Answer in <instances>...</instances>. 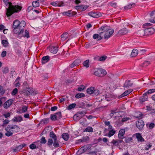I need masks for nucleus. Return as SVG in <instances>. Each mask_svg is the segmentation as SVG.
Wrapping results in <instances>:
<instances>
[{"instance_id":"nucleus-41","label":"nucleus","mask_w":155,"mask_h":155,"mask_svg":"<svg viewBox=\"0 0 155 155\" xmlns=\"http://www.w3.org/2000/svg\"><path fill=\"white\" fill-rule=\"evenodd\" d=\"M2 44L5 47H6L8 46V43L7 40H3L2 41Z\"/></svg>"},{"instance_id":"nucleus-15","label":"nucleus","mask_w":155,"mask_h":155,"mask_svg":"<svg viewBox=\"0 0 155 155\" xmlns=\"http://www.w3.org/2000/svg\"><path fill=\"white\" fill-rule=\"evenodd\" d=\"M51 4L53 6L58 7L62 6L64 5V3L62 1L54 2H51Z\"/></svg>"},{"instance_id":"nucleus-6","label":"nucleus","mask_w":155,"mask_h":155,"mask_svg":"<svg viewBox=\"0 0 155 155\" xmlns=\"http://www.w3.org/2000/svg\"><path fill=\"white\" fill-rule=\"evenodd\" d=\"M86 114V112L84 111L78 112L74 116L73 118L74 120H79L85 116Z\"/></svg>"},{"instance_id":"nucleus-40","label":"nucleus","mask_w":155,"mask_h":155,"mask_svg":"<svg viewBox=\"0 0 155 155\" xmlns=\"http://www.w3.org/2000/svg\"><path fill=\"white\" fill-rule=\"evenodd\" d=\"M99 94V91L98 89H95L94 88V90L93 91V92L92 93V95L93 96H97Z\"/></svg>"},{"instance_id":"nucleus-21","label":"nucleus","mask_w":155,"mask_h":155,"mask_svg":"<svg viewBox=\"0 0 155 155\" xmlns=\"http://www.w3.org/2000/svg\"><path fill=\"white\" fill-rule=\"evenodd\" d=\"M50 57L48 56H44L41 59V63L42 64H44L48 62L50 60Z\"/></svg>"},{"instance_id":"nucleus-35","label":"nucleus","mask_w":155,"mask_h":155,"mask_svg":"<svg viewBox=\"0 0 155 155\" xmlns=\"http://www.w3.org/2000/svg\"><path fill=\"white\" fill-rule=\"evenodd\" d=\"M49 136L52 139H53V140L57 138L56 134L53 131H51L50 132Z\"/></svg>"},{"instance_id":"nucleus-62","label":"nucleus","mask_w":155,"mask_h":155,"mask_svg":"<svg viewBox=\"0 0 155 155\" xmlns=\"http://www.w3.org/2000/svg\"><path fill=\"white\" fill-rule=\"evenodd\" d=\"M146 51V50L145 49H140L138 51L139 54H140L142 55L145 53Z\"/></svg>"},{"instance_id":"nucleus-48","label":"nucleus","mask_w":155,"mask_h":155,"mask_svg":"<svg viewBox=\"0 0 155 155\" xmlns=\"http://www.w3.org/2000/svg\"><path fill=\"white\" fill-rule=\"evenodd\" d=\"M76 106V104L75 103H73L69 105L68 107V109L69 110H71V109L74 108Z\"/></svg>"},{"instance_id":"nucleus-49","label":"nucleus","mask_w":155,"mask_h":155,"mask_svg":"<svg viewBox=\"0 0 155 155\" xmlns=\"http://www.w3.org/2000/svg\"><path fill=\"white\" fill-rule=\"evenodd\" d=\"M58 120L61 119L62 117V115L61 112H58L55 114Z\"/></svg>"},{"instance_id":"nucleus-26","label":"nucleus","mask_w":155,"mask_h":155,"mask_svg":"<svg viewBox=\"0 0 155 155\" xmlns=\"http://www.w3.org/2000/svg\"><path fill=\"white\" fill-rule=\"evenodd\" d=\"M62 137L65 141H67L69 138V136L67 133H64L61 135Z\"/></svg>"},{"instance_id":"nucleus-36","label":"nucleus","mask_w":155,"mask_h":155,"mask_svg":"<svg viewBox=\"0 0 155 155\" xmlns=\"http://www.w3.org/2000/svg\"><path fill=\"white\" fill-rule=\"evenodd\" d=\"M91 147V145L90 144H87L82 147L85 152L90 149Z\"/></svg>"},{"instance_id":"nucleus-16","label":"nucleus","mask_w":155,"mask_h":155,"mask_svg":"<svg viewBox=\"0 0 155 155\" xmlns=\"http://www.w3.org/2000/svg\"><path fill=\"white\" fill-rule=\"evenodd\" d=\"M27 93L28 95H34L36 94L35 91V90L34 89L30 87H28L27 88Z\"/></svg>"},{"instance_id":"nucleus-55","label":"nucleus","mask_w":155,"mask_h":155,"mask_svg":"<svg viewBox=\"0 0 155 155\" xmlns=\"http://www.w3.org/2000/svg\"><path fill=\"white\" fill-rule=\"evenodd\" d=\"M46 142L47 140L45 139V138L44 137H42L41 139L40 143H41L45 144L46 143Z\"/></svg>"},{"instance_id":"nucleus-50","label":"nucleus","mask_w":155,"mask_h":155,"mask_svg":"<svg viewBox=\"0 0 155 155\" xmlns=\"http://www.w3.org/2000/svg\"><path fill=\"white\" fill-rule=\"evenodd\" d=\"M9 122L10 121L8 120L7 119L3 120V124L2 125V126L3 127H4L6 125L9 123Z\"/></svg>"},{"instance_id":"nucleus-2","label":"nucleus","mask_w":155,"mask_h":155,"mask_svg":"<svg viewBox=\"0 0 155 155\" xmlns=\"http://www.w3.org/2000/svg\"><path fill=\"white\" fill-rule=\"evenodd\" d=\"M152 25L151 24L148 23H146L143 25V27L146 28L145 29V36L151 35L154 33L155 30L154 28L148 27L151 26Z\"/></svg>"},{"instance_id":"nucleus-3","label":"nucleus","mask_w":155,"mask_h":155,"mask_svg":"<svg viewBox=\"0 0 155 155\" xmlns=\"http://www.w3.org/2000/svg\"><path fill=\"white\" fill-rule=\"evenodd\" d=\"M25 26V23L24 21H22L20 22L18 20H15L13 23L12 28H24Z\"/></svg>"},{"instance_id":"nucleus-4","label":"nucleus","mask_w":155,"mask_h":155,"mask_svg":"<svg viewBox=\"0 0 155 155\" xmlns=\"http://www.w3.org/2000/svg\"><path fill=\"white\" fill-rule=\"evenodd\" d=\"M106 71L104 69L101 68L96 69L94 72V74L96 76L102 77L107 74Z\"/></svg>"},{"instance_id":"nucleus-44","label":"nucleus","mask_w":155,"mask_h":155,"mask_svg":"<svg viewBox=\"0 0 155 155\" xmlns=\"http://www.w3.org/2000/svg\"><path fill=\"white\" fill-rule=\"evenodd\" d=\"M32 5L34 7H37L39 6V3L37 1H34L32 3Z\"/></svg>"},{"instance_id":"nucleus-63","label":"nucleus","mask_w":155,"mask_h":155,"mask_svg":"<svg viewBox=\"0 0 155 155\" xmlns=\"http://www.w3.org/2000/svg\"><path fill=\"white\" fill-rule=\"evenodd\" d=\"M3 116L6 118L9 117L11 116V114L9 112H8L6 114H3Z\"/></svg>"},{"instance_id":"nucleus-10","label":"nucleus","mask_w":155,"mask_h":155,"mask_svg":"<svg viewBox=\"0 0 155 155\" xmlns=\"http://www.w3.org/2000/svg\"><path fill=\"white\" fill-rule=\"evenodd\" d=\"M13 101L12 99H9L7 101L3 104L4 108L6 109H8L12 104Z\"/></svg>"},{"instance_id":"nucleus-12","label":"nucleus","mask_w":155,"mask_h":155,"mask_svg":"<svg viewBox=\"0 0 155 155\" xmlns=\"http://www.w3.org/2000/svg\"><path fill=\"white\" fill-rule=\"evenodd\" d=\"M77 14V12H72L71 10H69L68 12H64L63 14L69 17L74 16Z\"/></svg>"},{"instance_id":"nucleus-32","label":"nucleus","mask_w":155,"mask_h":155,"mask_svg":"<svg viewBox=\"0 0 155 155\" xmlns=\"http://www.w3.org/2000/svg\"><path fill=\"white\" fill-rule=\"evenodd\" d=\"M13 28V32L15 34H18L20 31L24 28Z\"/></svg>"},{"instance_id":"nucleus-39","label":"nucleus","mask_w":155,"mask_h":155,"mask_svg":"<svg viewBox=\"0 0 155 155\" xmlns=\"http://www.w3.org/2000/svg\"><path fill=\"white\" fill-rule=\"evenodd\" d=\"M138 33L139 35L141 37L145 35V29L144 30H142L139 31Z\"/></svg>"},{"instance_id":"nucleus-59","label":"nucleus","mask_w":155,"mask_h":155,"mask_svg":"<svg viewBox=\"0 0 155 155\" xmlns=\"http://www.w3.org/2000/svg\"><path fill=\"white\" fill-rule=\"evenodd\" d=\"M85 88V87L83 85H81L80 87L78 88V91H83Z\"/></svg>"},{"instance_id":"nucleus-9","label":"nucleus","mask_w":155,"mask_h":155,"mask_svg":"<svg viewBox=\"0 0 155 155\" xmlns=\"http://www.w3.org/2000/svg\"><path fill=\"white\" fill-rule=\"evenodd\" d=\"M9 128H10V130H11L13 133H17L18 132L19 130V127L16 125H12L11 127L9 125Z\"/></svg>"},{"instance_id":"nucleus-33","label":"nucleus","mask_w":155,"mask_h":155,"mask_svg":"<svg viewBox=\"0 0 155 155\" xmlns=\"http://www.w3.org/2000/svg\"><path fill=\"white\" fill-rule=\"evenodd\" d=\"M116 131L114 129L110 130L108 134L106 135L108 136L109 137H110L113 136L115 133Z\"/></svg>"},{"instance_id":"nucleus-34","label":"nucleus","mask_w":155,"mask_h":155,"mask_svg":"<svg viewBox=\"0 0 155 155\" xmlns=\"http://www.w3.org/2000/svg\"><path fill=\"white\" fill-rule=\"evenodd\" d=\"M135 5V3L128 5H127L124 7V9L125 10H128L129 9L134 7Z\"/></svg>"},{"instance_id":"nucleus-22","label":"nucleus","mask_w":155,"mask_h":155,"mask_svg":"<svg viewBox=\"0 0 155 155\" xmlns=\"http://www.w3.org/2000/svg\"><path fill=\"white\" fill-rule=\"evenodd\" d=\"M50 52L53 54H56L58 51V48L57 47L51 46L49 49Z\"/></svg>"},{"instance_id":"nucleus-38","label":"nucleus","mask_w":155,"mask_h":155,"mask_svg":"<svg viewBox=\"0 0 155 155\" xmlns=\"http://www.w3.org/2000/svg\"><path fill=\"white\" fill-rule=\"evenodd\" d=\"M104 124L106 126H108V130H111L112 128V127L110 125V121H105L104 122Z\"/></svg>"},{"instance_id":"nucleus-42","label":"nucleus","mask_w":155,"mask_h":155,"mask_svg":"<svg viewBox=\"0 0 155 155\" xmlns=\"http://www.w3.org/2000/svg\"><path fill=\"white\" fill-rule=\"evenodd\" d=\"M111 95L109 94H106L105 96V100L107 101H110L112 100Z\"/></svg>"},{"instance_id":"nucleus-56","label":"nucleus","mask_w":155,"mask_h":155,"mask_svg":"<svg viewBox=\"0 0 155 155\" xmlns=\"http://www.w3.org/2000/svg\"><path fill=\"white\" fill-rule=\"evenodd\" d=\"M28 109V107L26 106H23L21 110L22 113H24L26 112Z\"/></svg>"},{"instance_id":"nucleus-54","label":"nucleus","mask_w":155,"mask_h":155,"mask_svg":"<svg viewBox=\"0 0 155 155\" xmlns=\"http://www.w3.org/2000/svg\"><path fill=\"white\" fill-rule=\"evenodd\" d=\"M74 62L77 66L81 62V61L80 59H77L74 61Z\"/></svg>"},{"instance_id":"nucleus-43","label":"nucleus","mask_w":155,"mask_h":155,"mask_svg":"<svg viewBox=\"0 0 155 155\" xmlns=\"http://www.w3.org/2000/svg\"><path fill=\"white\" fill-rule=\"evenodd\" d=\"M85 152L82 147L79 149L78 152L77 153V155H80L81 154L84 153Z\"/></svg>"},{"instance_id":"nucleus-46","label":"nucleus","mask_w":155,"mask_h":155,"mask_svg":"<svg viewBox=\"0 0 155 155\" xmlns=\"http://www.w3.org/2000/svg\"><path fill=\"white\" fill-rule=\"evenodd\" d=\"M50 118L51 120L52 121H55L56 120H58L56 116V115H55V114H51V115Z\"/></svg>"},{"instance_id":"nucleus-51","label":"nucleus","mask_w":155,"mask_h":155,"mask_svg":"<svg viewBox=\"0 0 155 155\" xmlns=\"http://www.w3.org/2000/svg\"><path fill=\"white\" fill-rule=\"evenodd\" d=\"M89 60H87L85 61L83 63L84 66L86 68H88L89 67Z\"/></svg>"},{"instance_id":"nucleus-58","label":"nucleus","mask_w":155,"mask_h":155,"mask_svg":"<svg viewBox=\"0 0 155 155\" xmlns=\"http://www.w3.org/2000/svg\"><path fill=\"white\" fill-rule=\"evenodd\" d=\"M133 140L132 138L131 137L126 138L125 141L127 143L130 142Z\"/></svg>"},{"instance_id":"nucleus-5","label":"nucleus","mask_w":155,"mask_h":155,"mask_svg":"<svg viewBox=\"0 0 155 155\" xmlns=\"http://www.w3.org/2000/svg\"><path fill=\"white\" fill-rule=\"evenodd\" d=\"M114 30L113 29H110L106 30L105 31H103L101 32L100 34L101 35L102 33H104V38L107 39L110 37L111 35L114 33Z\"/></svg>"},{"instance_id":"nucleus-27","label":"nucleus","mask_w":155,"mask_h":155,"mask_svg":"<svg viewBox=\"0 0 155 155\" xmlns=\"http://www.w3.org/2000/svg\"><path fill=\"white\" fill-rule=\"evenodd\" d=\"M138 52L137 49H134L131 54V56L132 57H136L137 55Z\"/></svg>"},{"instance_id":"nucleus-31","label":"nucleus","mask_w":155,"mask_h":155,"mask_svg":"<svg viewBox=\"0 0 155 155\" xmlns=\"http://www.w3.org/2000/svg\"><path fill=\"white\" fill-rule=\"evenodd\" d=\"M93 128L90 127L88 126L85 129H84L83 132H93Z\"/></svg>"},{"instance_id":"nucleus-20","label":"nucleus","mask_w":155,"mask_h":155,"mask_svg":"<svg viewBox=\"0 0 155 155\" xmlns=\"http://www.w3.org/2000/svg\"><path fill=\"white\" fill-rule=\"evenodd\" d=\"M128 32V29H126V28H123L118 31V33L121 35H125Z\"/></svg>"},{"instance_id":"nucleus-8","label":"nucleus","mask_w":155,"mask_h":155,"mask_svg":"<svg viewBox=\"0 0 155 155\" xmlns=\"http://www.w3.org/2000/svg\"><path fill=\"white\" fill-rule=\"evenodd\" d=\"M144 125L143 121L141 119L139 120L136 123V125L140 130L142 129Z\"/></svg>"},{"instance_id":"nucleus-23","label":"nucleus","mask_w":155,"mask_h":155,"mask_svg":"<svg viewBox=\"0 0 155 155\" xmlns=\"http://www.w3.org/2000/svg\"><path fill=\"white\" fill-rule=\"evenodd\" d=\"M5 130L6 131V132L5 133V135L7 137H9L12 135L13 133L11 130H10V128L8 127L5 128Z\"/></svg>"},{"instance_id":"nucleus-14","label":"nucleus","mask_w":155,"mask_h":155,"mask_svg":"<svg viewBox=\"0 0 155 155\" xmlns=\"http://www.w3.org/2000/svg\"><path fill=\"white\" fill-rule=\"evenodd\" d=\"M26 146V144L25 143H22L21 145L16 147L15 149H13V151L14 152H18Z\"/></svg>"},{"instance_id":"nucleus-53","label":"nucleus","mask_w":155,"mask_h":155,"mask_svg":"<svg viewBox=\"0 0 155 155\" xmlns=\"http://www.w3.org/2000/svg\"><path fill=\"white\" fill-rule=\"evenodd\" d=\"M5 92V90L4 89L2 86L0 85V93L1 94H4Z\"/></svg>"},{"instance_id":"nucleus-1","label":"nucleus","mask_w":155,"mask_h":155,"mask_svg":"<svg viewBox=\"0 0 155 155\" xmlns=\"http://www.w3.org/2000/svg\"><path fill=\"white\" fill-rule=\"evenodd\" d=\"M4 2L8 7L6 9V15L9 17L15 12H19L21 10L22 7L18 5H13L11 2H9V0H3Z\"/></svg>"},{"instance_id":"nucleus-24","label":"nucleus","mask_w":155,"mask_h":155,"mask_svg":"<svg viewBox=\"0 0 155 155\" xmlns=\"http://www.w3.org/2000/svg\"><path fill=\"white\" fill-rule=\"evenodd\" d=\"M68 36L69 35L68 33L66 32L64 33L61 35V41H65L67 39Z\"/></svg>"},{"instance_id":"nucleus-18","label":"nucleus","mask_w":155,"mask_h":155,"mask_svg":"<svg viewBox=\"0 0 155 155\" xmlns=\"http://www.w3.org/2000/svg\"><path fill=\"white\" fill-rule=\"evenodd\" d=\"M23 120V118L21 116H18L15 117L12 119V121L14 122H21Z\"/></svg>"},{"instance_id":"nucleus-29","label":"nucleus","mask_w":155,"mask_h":155,"mask_svg":"<svg viewBox=\"0 0 155 155\" xmlns=\"http://www.w3.org/2000/svg\"><path fill=\"white\" fill-rule=\"evenodd\" d=\"M101 35L99 36L98 34H95L94 35L93 38L94 39H97V41H100L103 38V37L101 36Z\"/></svg>"},{"instance_id":"nucleus-17","label":"nucleus","mask_w":155,"mask_h":155,"mask_svg":"<svg viewBox=\"0 0 155 155\" xmlns=\"http://www.w3.org/2000/svg\"><path fill=\"white\" fill-rule=\"evenodd\" d=\"M125 132V130L124 129H120L119 131L118 134V138L121 139H123Z\"/></svg>"},{"instance_id":"nucleus-7","label":"nucleus","mask_w":155,"mask_h":155,"mask_svg":"<svg viewBox=\"0 0 155 155\" xmlns=\"http://www.w3.org/2000/svg\"><path fill=\"white\" fill-rule=\"evenodd\" d=\"M18 36L20 37H23L27 38L30 37L29 32L27 30H26L24 32L23 28L20 31L18 35Z\"/></svg>"},{"instance_id":"nucleus-13","label":"nucleus","mask_w":155,"mask_h":155,"mask_svg":"<svg viewBox=\"0 0 155 155\" xmlns=\"http://www.w3.org/2000/svg\"><path fill=\"white\" fill-rule=\"evenodd\" d=\"M136 138L137 139V141L139 142H142L144 141V139L142 137L141 134L139 133H136L134 134Z\"/></svg>"},{"instance_id":"nucleus-60","label":"nucleus","mask_w":155,"mask_h":155,"mask_svg":"<svg viewBox=\"0 0 155 155\" xmlns=\"http://www.w3.org/2000/svg\"><path fill=\"white\" fill-rule=\"evenodd\" d=\"M18 91V90L17 88H15L14 89L12 92V95H16L17 92Z\"/></svg>"},{"instance_id":"nucleus-19","label":"nucleus","mask_w":155,"mask_h":155,"mask_svg":"<svg viewBox=\"0 0 155 155\" xmlns=\"http://www.w3.org/2000/svg\"><path fill=\"white\" fill-rule=\"evenodd\" d=\"M133 85V83L130 80H128L125 81L124 85V88H128L131 87Z\"/></svg>"},{"instance_id":"nucleus-37","label":"nucleus","mask_w":155,"mask_h":155,"mask_svg":"<svg viewBox=\"0 0 155 155\" xmlns=\"http://www.w3.org/2000/svg\"><path fill=\"white\" fill-rule=\"evenodd\" d=\"M85 95L83 93H78L76 94L75 97L76 98H79L85 97Z\"/></svg>"},{"instance_id":"nucleus-64","label":"nucleus","mask_w":155,"mask_h":155,"mask_svg":"<svg viewBox=\"0 0 155 155\" xmlns=\"http://www.w3.org/2000/svg\"><path fill=\"white\" fill-rule=\"evenodd\" d=\"M151 146L152 145L150 143L149 144H146L145 150H148L151 147Z\"/></svg>"},{"instance_id":"nucleus-11","label":"nucleus","mask_w":155,"mask_h":155,"mask_svg":"<svg viewBox=\"0 0 155 155\" xmlns=\"http://www.w3.org/2000/svg\"><path fill=\"white\" fill-rule=\"evenodd\" d=\"M88 15L91 16L94 18H98L101 16V15L99 12H91L88 13Z\"/></svg>"},{"instance_id":"nucleus-28","label":"nucleus","mask_w":155,"mask_h":155,"mask_svg":"<svg viewBox=\"0 0 155 155\" xmlns=\"http://www.w3.org/2000/svg\"><path fill=\"white\" fill-rule=\"evenodd\" d=\"M53 140V145L54 147L56 148L59 147V141L57 140V138Z\"/></svg>"},{"instance_id":"nucleus-30","label":"nucleus","mask_w":155,"mask_h":155,"mask_svg":"<svg viewBox=\"0 0 155 155\" xmlns=\"http://www.w3.org/2000/svg\"><path fill=\"white\" fill-rule=\"evenodd\" d=\"M94 89V87H91L88 88L87 90V93L89 94H92Z\"/></svg>"},{"instance_id":"nucleus-57","label":"nucleus","mask_w":155,"mask_h":155,"mask_svg":"<svg viewBox=\"0 0 155 155\" xmlns=\"http://www.w3.org/2000/svg\"><path fill=\"white\" fill-rule=\"evenodd\" d=\"M107 58V57L106 56H103L99 58L98 60L100 61H104Z\"/></svg>"},{"instance_id":"nucleus-25","label":"nucleus","mask_w":155,"mask_h":155,"mask_svg":"<svg viewBox=\"0 0 155 155\" xmlns=\"http://www.w3.org/2000/svg\"><path fill=\"white\" fill-rule=\"evenodd\" d=\"M147 99V93H145L143 94L142 97L140 99V102L141 103H142L143 102L146 101Z\"/></svg>"},{"instance_id":"nucleus-45","label":"nucleus","mask_w":155,"mask_h":155,"mask_svg":"<svg viewBox=\"0 0 155 155\" xmlns=\"http://www.w3.org/2000/svg\"><path fill=\"white\" fill-rule=\"evenodd\" d=\"M128 92V91H127V90L124 93H123L121 95L119 96V98H120L127 95L129 94Z\"/></svg>"},{"instance_id":"nucleus-47","label":"nucleus","mask_w":155,"mask_h":155,"mask_svg":"<svg viewBox=\"0 0 155 155\" xmlns=\"http://www.w3.org/2000/svg\"><path fill=\"white\" fill-rule=\"evenodd\" d=\"M49 121V119L48 118H46L42 119L40 121V123L45 124H47Z\"/></svg>"},{"instance_id":"nucleus-52","label":"nucleus","mask_w":155,"mask_h":155,"mask_svg":"<svg viewBox=\"0 0 155 155\" xmlns=\"http://www.w3.org/2000/svg\"><path fill=\"white\" fill-rule=\"evenodd\" d=\"M53 141L52 139H49L48 140L47 144L49 146L52 145V144H53Z\"/></svg>"},{"instance_id":"nucleus-61","label":"nucleus","mask_w":155,"mask_h":155,"mask_svg":"<svg viewBox=\"0 0 155 155\" xmlns=\"http://www.w3.org/2000/svg\"><path fill=\"white\" fill-rule=\"evenodd\" d=\"M155 126V124L154 123H151L149 126V128L150 129H152Z\"/></svg>"}]
</instances>
